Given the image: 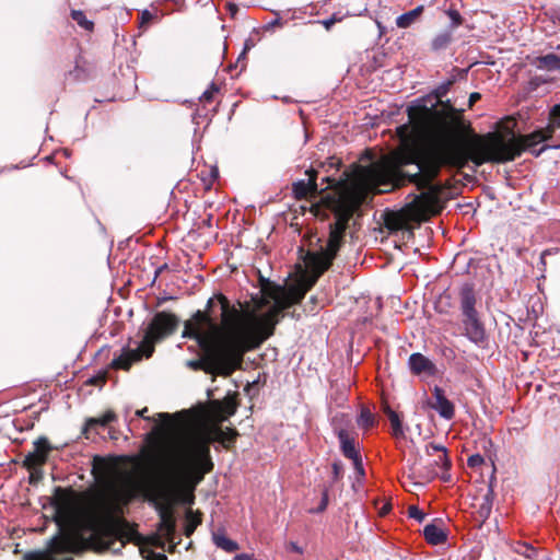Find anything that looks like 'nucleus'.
Instances as JSON below:
<instances>
[{
  "mask_svg": "<svg viewBox=\"0 0 560 560\" xmlns=\"http://www.w3.org/2000/svg\"><path fill=\"white\" fill-rule=\"evenodd\" d=\"M408 514L411 518L417 520L418 522H422L425 517V514L416 505H411L408 509Z\"/></svg>",
  "mask_w": 560,
  "mask_h": 560,
  "instance_id": "bb28decb",
  "label": "nucleus"
},
{
  "mask_svg": "<svg viewBox=\"0 0 560 560\" xmlns=\"http://www.w3.org/2000/svg\"><path fill=\"white\" fill-rule=\"evenodd\" d=\"M152 503L158 510L160 516V524L158 528L160 536L166 539L167 541H172L175 532V518L173 515V509L166 506L162 502Z\"/></svg>",
  "mask_w": 560,
  "mask_h": 560,
  "instance_id": "9d476101",
  "label": "nucleus"
},
{
  "mask_svg": "<svg viewBox=\"0 0 560 560\" xmlns=\"http://www.w3.org/2000/svg\"><path fill=\"white\" fill-rule=\"evenodd\" d=\"M425 454L428 457H432V459L424 460L420 458L419 460L422 462L427 469H435L439 474V469L446 471L450 468L451 463L444 446L430 443L425 446Z\"/></svg>",
  "mask_w": 560,
  "mask_h": 560,
  "instance_id": "1a4fd4ad",
  "label": "nucleus"
},
{
  "mask_svg": "<svg viewBox=\"0 0 560 560\" xmlns=\"http://www.w3.org/2000/svg\"><path fill=\"white\" fill-rule=\"evenodd\" d=\"M386 413L392 424L393 434L395 436H402L404 431L398 415L395 411L390 410L389 408L386 410Z\"/></svg>",
  "mask_w": 560,
  "mask_h": 560,
  "instance_id": "4be33fe9",
  "label": "nucleus"
},
{
  "mask_svg": "<svg viewBox=\"0 0 560 560\" xmlns=\"http://www.w3.org/2000/svg\"><path fill=\"white\" fill-rule=\"evenodd\" d=\"M141 553L147 560H167V557L164 553L144 550H142Z\"/></svg>",
  "mask_w": 560,
  "mask_h": 560,
  "instance_id": "cd10ccee",
  "label": "nucleus"
},
{
  "mask_svg": "<svg viewBox=\"0 0 560 560\" xmlns=\"http://www.w3.org/2000/svg\"><path fill=\"white\" fill-rule=\"evenodd\" d=\"M375 423V418L374 416L372 415V412L366 409V408H363L360 412V416L358 418V424L359 427H362L364 429H368V428H371L373 427Z\"/></svg>",
  "mask_w": 560,
  "mask_h": 560,
  "instance_id": "b1692460",
  "label": "nucleus"
},
{
  "mask_svg": "<svg viewBox=\"0 0 560 560\" xmlns=\"http://www.w3.org/2000/svg\"><path fill=\"white\" fill-rule=\"evenodd\" d=\"M221 323L206 312L198 311L185 323L183 337L194 338L205 351L200 360H190L187 366L207 373L231 375L238 369L245 352L254 350L273 335L281 313L299 303L281 285L268 284L253 308L240 310L219 296Z\"/></svg>",
  "mask_w": 560,
  "mask_h": 560,
  "instance_id": "7ed1b4c3",
  "label": "nucleus"
},
{
  "mask_svg": "<svg viewBox=\"0 0 560 560\" xmlns=\"http://www.w3.org/2000/svg\"><path fill=\"white\" fill-rule=\"evenodd\" d=\"M234 560H253V556L247 555V553H241V555H236L234 557Z\"/></svg>",
  "mask_w": 560,
  "mask_h": 560,
  "instance_id": "473e14b6",
  "label": "nucleus"
},
{
  "mask_svg": "<svg viewBox=\"0 0 560 560\" xmlns=\"http://www.w3.org/2000/svg\"><path fill=\"white\" fill-rule=\"evenodd\" d=\"M200 517L194 513L192 511L186 512V526H185V534L189 536L194 533L196 527L200 524Z\"/></svg>",
  "mask_w": 560,
  "mask_h": 560,
  "instance_id": "5701e85b",
  "label": "nucleus"
},
{
  "mask_svg": "<svg viewBox=\"0 0 560 560\" xmlns=\"http://www.w3.org/2000/svg\"><path fill=\"white\" fill-rule=\"evenodd\" d=\"M326 504H327V494L325 493L323 502H322V509H325Z\"/></svg>",
  "mask_w": 560,
  "mask_h": 560,
  "instance_id": "58836bf2",
  "label": "nucleus"
},
{
  "mask_svg": "<svg viewBox=\"0 0 560 560\" xmlns=\"http://www.w3.org/2000/svg\"><path fill=\"white\" fill-rule=\"evenodd\" d=\"M213 542L226 552H234L238 549L237 542L228 538L224 534H213Z\"/></svg>",
  "mask_w": 560,
  "mask_h": 560,
  "instance_id": "6ab92c4d",
  "label": "nucleus"
},
{
  "mask_svg": "<svg viewBox=\"0 0 560 560\" xmlns=\"http://www.w3.org/2000/svg\"><path fill=\"white\" fill-rule=\"evenodd\" d=\"M476 299L470 290H465L462 294V325L464 335L476 346L485 347L487 334L483 324L478 317L475 308Z\"/></svg>",
  "mask_w": 560,
  "mask_h": 560,
  "instance_id": "0eeeda50",
  "label": "nucleus"
},
{
  "mask_svg": "<svg viewBox=\"0 0 560 560\" xmlns=\"http://www.w3.org/2000/svg\"><path fill=\"white\" fill-rule=\"evenodd\" d=\"M178 325V318L171 313H158L149 324L142 341L137 349L124 350L121 354L113 360V366L116 369L129 370V368L142 359L149 358L154 351L158 341L173 334Z\"/></svg>",
  "mask_w": 560,
  "mask_h": 560,
  "instance_id": "39448f33",
  "label": "nucleus"
},
{
  "mask_svg": "<svg viewBox=\"0 0 560 560\" xmlns=\"http://www.w3.org/2000/svg\"><path fill=\"white\" fill-rule=\"evenodd\" d=\"M447 14H448V16H450V19H451V21H452L454 26H458L462 23L460 14L457 11L450 10L447 12Z\"/></svg>",
  "mask_w": 560,
  "mask_h": 560,
  "instance_id": "c756f323",
  "label": "nucleus"
},
{
  "mask_svg": "<svg viewBox=\"0 0 560 560\" xmlns=\"http://www.w3.org/2000/svg\"><path fill=\"white\" fill-rule=\"evenodd\" d=\"M160 423L155 427L154 433L161 435L164 441H173L175 436H177V432L182 430H191L202 434L206 439H208L207 446L209 447V443L213 440L219 441L225 447H228L231 443L234 442L237 432L233 429L226 428L223 430L220 427H213L211 431L207 432L199 429L195 423L189 420H176L167 413H159L158 415Z\"/></svg>",
  "mask_w": 560,
  "mask_h": 560,
  "instance_id": "423d86ee",
  "label": "nucleus"
},
{
  "mask_svg": "<svg viewBox=\"0 0 560 560\" xmlns=\"http://www.w3.org/2000/svg\"><path fill=\"white\" fill-rule=\"evenodd\" d=\"M277 24H279V21H278V20H276V21H273V22L271 23V25H277Z\"/></svg>",
  "mask_w": 560,
  "mask_h": 560,
  "instance_id": "37998d69",
  "label": "nucleus"
},
{
  "mask_svg": "<svg viewBox=\"0 0 560 560\" xmlns=\"http://www.w3.org/2000/svg\"><path fill=\"white\" fill-rule=\"evenodd\" d=\"M338 439L343 455L353 462V466L359 475L364 474L361 456L355 448L354 441L349 436L348 432L343 429L338 430Z\"/></svg>",
  "mask_w": 560,
  "mask_h": 560,
  "instance_id": "9b49d317",
  "label": "nucleus"
},
{
  "mask_svg": "<svg viewBox=\"0 0 560 560\" xmlns=\"http://www.w3.org/2000/svg\"><path fill=\"white\" fill-rule=\"evenodd\" d=\"M438 476L435 469H427L421 460H416L408 469L407 478L402 481V486L408 491L421 488L427 482Z\"/></svg>",
  "mask_w": 560,
  "mask_h": 560,
  "instance_id": "6e6552de",
  "label": "nucleus"
},
{
  "mask_svg": "<svg viewBox=\"0 0 560 560\" xmlns=\"http://www.w3.org/2000/svg\"><path fill=\"white\" fill-rule=\"evenodd\" d=\"M408 365L417 375L430 376L435 373L434 364L421 353H412L409 357Z\"/></svg>",
  "mask_w": 560,
  "mask_h": 560,
  "instance_id": "4468645a",
  "label": "nucleus"
},
{
  "mask_svg": "<svg viewBox=\"0 0 560 560\" xmlns=\"http://www.w3.org/2000/svg\"><path fill=\"white\" fill-rule=\"evenodd\" d=\"M548 147H542L539 151L535 152L536 155H539L544 150H546Z\"/></svg>",
  "mask_w": 560,
  "mask_h": 560,
  "instance_id": "a19ab883",
  "label": "nucleus"
},
{
  "mask_svg": "<svg viewBox=\"0 0 560 560\" xmlns=\"http://www.w3.org/2000/svg\"><path fill=\"white\" fill-rule=\"evenodd\" d=\"M389 505H384L382 509H381V514L384 515L386 514L388 511H389Z\"/></svg>",
  "mask_w": 560,
  "mask_h": 560,
  "instance_id": "4c0bfd02",
  "label": "nucleus"
},
{
  "mask_svg": "<svg viewBox=\"0 0 560 560\" xmlns=\"http://www.w3.org/2000/svg\"><path fill=\"white\" fill-rule=\"evenodd\" d=\"M450 42H451V34L443 33V34L438 35L433 39L432 47L434 49H441V48L445 47Z\"/></svg>",
  "mask_w": 560,
  "mask_h": 560,
  "instance_id": "a878e982",
  "label": "nucleus"
},
{
  "mask_svg": "<svg viewBox=\"0 0 560 560\" xmlns=\"http://www.w3.org/2000/svg\"><path fill=\"white\" fill-rule=\"evenodd\" d=\"M71 16L84 30L91 31L93 28V22L89 21L82 11L73 10Z\"/></svg>",
  "mask_w": 560,
  "mask_h": 560,
  "instance_id": "393cba45",
  "label": "nucleus"
},
{
  "mask_svg": "<svg viewBox=\"0 0 560 560\" xmlns=\"http://www.w3.org/2000/svg\"><path fill=\"white\" fill-rule=\"evenodd\" d=\"M423 535L432 545H439L446 539L444 530L434 524H428L423 529Z\"/></svg>",
  "mask_w": 560,
  "mask_h": 560,
  "instance_id": "f3484780",
  "label": "nucleus"
},
{
  "mask_svg": "<svg viewBox=\"0 0 560 560\" xmlns=\"http://www.w3.org/2000/svg\"><path fill=\"white\" fill-rule=\"evenodd\" d=\"M409 124L397 128L400 139L399 149L389 155H383L369 166L355 165L346 178L336 182L326 178L329 187L335 186L337 195L335 211L336 221L330 224L329 237L326 247L318 253H308L306 256L307 273L294 283L285 285L290 295L299 302L315 284L319 276L329 268L336 256L348 220L352 212L361 205L370 191L387 192L400 184L402 176L409 177L418 188H424L399 211L390 212L385 218V225L390 231L410 230L411 223H419L436 214L441 210L442 189L431 184L436 175L428 174V161L431 155L428 135H422L418 120L410 116V106L407 109Z\"/></svg>",
  "mask_w": 560,
  "mask_h": 560,
  "instance_id": "f03ea898",
  "label": "nucleus"
},
{
  "mask_svg": "<svg viewBox=\"0 0 560 560\" xmlns=\"http://www.w3.org/2000/svg\"><path fill=\"white\" fill-rule=\"evenodd\" d=\"M214 413L215 417L220 421L226 420L229 417L233 416L236 411V404L232 398H228L223 401L214 402Z\"/></svg>",
  "mask_w": 560,
  "mask_h": 560,
  "instance_id": "dca6fc26",
  "label": "nucleus"
},
{
  "mask_svg": "<svg viewBox=\"0 0 560 560\" xmlns=\"http://www.w3.org/2000/svg\"><path fill=\"white\" fill-rule=\"evenodd\" d=\"M173 441H164L155 459L154 478L140 474L137 456L95 458L94 469L102 475L104 495L90 505L60 493L55 502V518L60 534L50 539L48 549L26 553L25 560H72L59 553L72 552L78 536L89 532L98 551L119 552L136 533L118 514L137 498L162 502L173 509L176 503L192 504L194 490L212 470L206 439L202 434L182 430Z\"/></svg>",
  "mask_w": 560,
  "mask_h": 560,
  "instance_id": "f257e3e1",
  "label": "nucleus"
},
{
  "mask_svg": "<svg viewBox=\"0 0 560 560\" xmlns=\"http://www.w3.org/2000/svg\"><path fill=\"white\" fill-rule=\"evenodd\" d=\"M50 445L45 438H39L34 442V451L26 455L24 464L28 468L42 466L47 460Z\"/></svg>",
  "mask_w": 560,
  "mask_h": 560,
  "instance_id": "f8f14e48",
  "label": "nucleus"
},
{
  "mask_svg": "<svg viewBox=\"0 0 560 560\" xmlns=\"http://www.w3.org/2000/svg\"><path fill=\"white\" fill-rule=\"evenodd\" d=\"M480 98V94L477 92H474L469 96V106H472L475 102H477Z\"/></svg>",
  "mask_w": 560,
  "mask_h": 560,
  "instance_id": "2f4dec72",
  "label": "nucleus"
},
{
  "mask_svg": "<svg viewBox=\"0 0 560 560\" xmlns=\"http://www.w3.org/2000/svg\"><path fill=\"white\" fill-rule=\"evenodd\" d=\"M323 24H324V26H325L327 30H329V28H330V26L334 24V20H332V19L325 20V21H323Z\"/></svg>",
  "mask_w": 560,
  "mask_h": 560,
  "instance_id": "e433bc0d",
  "label": "nucleus"
},
{
  "mask_svg": "<svg viewBox=\"0 0 560 560\" xmlns=\"http://www.w3.org/2000/svg\"><path fill=\"white\" fill-rule=\"evenodd\" d=\"M145 411H147V408H144V409H142V410H138V411H137V415H138V416L143 417V415H144V412H145Z\"/></svg>",
  "mask_w": 560,
  "mask_h": 560,
  "instance_id": "ea45409f",
  "label": "nucleus"
},
{
  "mask_svg": "<svg viewBox=\"0 0 560 560\" xmlns=\"http://www.w3.org/2000/svg\"><path fill=\"white\" fill-rule=\"evenodd\" d=\"M434 402L431 407L440 415V417L451 420L455 415V407L451 400H448L444 392L435 386L433 389Z\"/></svg>",
  "mask_w": 560,
  "mask_h": 560,
  "instance_id": "ddd939ff",
  "label": "nucleus"
},
{
  "mask_svg": "<svg viewBox=\"0 0 560 560\" xmlns=\"http://www.w3.org/2000/svg\"><path fill=\"white\" fill-rule=\"evenodd\" d=\"M483 463V457L479 454H474L468 457L467 464L469 467H478Z\"/></svg>",
  "mask_w": 560,
  "mask_h": 560,
  "instance_id": "c85d7f7f",
  "label": "nucleus"
},
{
  "mask_svg": "<svg viewBox=\"0 0 560 560\" xmlns=\"http://www.w3.org/2000/svg\"><path fill=\"white\" fill-rule=\"evenodd\" d=\"M441 478H442L443 480H448V476H446V475H444V474H443V475H441Z\"/></svg>",
  "mask_w": 560,
  "mask_h": 560,
  "instance_id": "79ce46f5",
  "label": "nucleus"
},
{
  "mask_svg": "<svg viewBox=\"0 0 560 560\" xmlns=\"http://www.w3.org/2000/svg\"><path fill=\"white\" fill-rule=\"evenodd\" d=\"M538 67L546 70H560V57L548 54L538 58Z\"/></svg>",
  "mask_w": 560,
  "mask_h": 560,
  "instance_id": "412c9836",
  "label": "nucleus"
},
{
  "mask_svg": "<svg viewBox=\"0 0 560 560\" xmlns=\"http://www.w3.org/2000/svg\"><path fill=\"white\" fill-rule=\"evenodd\" d=\"M340 470H341V467L338 463H334L332 465V471H334V475H335V478H338L339 475H340Z\"/></svg>",
  "mask_w": 560,
  "mask_h": 560,
  "instance_id": "72a5a7b5",
  "label": "nucleus"
},
{
  "mask_svg": "<svg viewBox=\"0 0 560 560\" xmlns=\"http://www.w3.org/2000/svg\"><path fill=\"white\" fill-rule=\"evenodd\" d=\"M422 10H423V7L419 5V7L415 8L413 10L399 15L396 20L397 26L400 28L409 27L416 21V19L421 14Z\"/></svg>",
  "mask_w": 560,
  "mask_h": 560,
  "instance_id": "a211bd4d",
  "label": "nucleus"
},
{
  "mask_svg": "<svg viewBox=\"0 0 560 560\" xmlns=\"http://www.w3.org/2000/svg\"><path fill=\"white\" fill-rule=\"evenodd\" d=\"M152 18L151 13L149 11H143L141 14L142 22H148Z\"/></svg>",
  "mask_w": 560,
  "mask_h": 560,
  "instance_id": "f704fd0d",
  "label": "nucleus"
},
{
  "mask_svg": "<svg viewBox=\"0 0 560 560\" xmlns=\"http://www.w3.org/2000/svg\"><path fill=\"white\" fill-rule=\"evenodd\" d=\"M410 116L419 121L422 135H428L431 155L427 160V172L429 175H438L443 164L460 168L468 161L476 165L513 161L523 151L532 150L550 139L560 128V103L551 107L546 128L520 137L512 132H491L482 137L459 138V113L448 104L439 109L436 103L425 98L410 104Z\"/></svg>",
  "mask_w": 560,
  "mask_h": 560,
  "instance_id": "20e7f679",
  "label": "nucleus"
},
{
  "mask_svg": "<svg viewBox=\"0 0 560 560\" xmlns=\"http://www.w3.org/2000/svg\"><path fill=\"white\" fill-rule=\"evenodd\" d=\"M290 549H291L292 551H295V552H299V553H301V552H302V549H301V548L298 546V544H295V542H290Z\"/></svg>",
  "mask_w": 560,
  "mask_h": 560,
  "instance_id": "c9c22d12",
  "label": "nucleus"
},
{
  "mask_svg": "<svg viewBox=\"0 0 560 560\" xmlns=\"http://www.w3.org/2000/svg\"><path fill=\"white\" fill-rule=\"evenodd\" d=\"M218 91L217 88L211 86L210 89L206 90L202 95L200 96V100L203 102H210L213 97V94Z\"/></svg>",
  "mask_w": 560,
  "mask_h": 560,
  "instance_id": "7c9ffc66",
  "label": "nucleus"
},
{
  "mask_svg": "<svg viewBox=\"0 0 560 560\" xmlns=\"http://www.w3.org/2000/svg\"><path fill=\"white\" fill-rule=\"evenodd\" d=\"M116 416L113 411H107L105 412L103 416L98 417V418H91L86 421L85 423V427H84V434L88 433V431L90 429H92L94 425H101V427H105L107 425L109 422H112L113 420H115Z\"/></svg>",
  "mask_w": 560,
  "mask_h": 560,
  "instance_id": "aec40b11",
  "label": "nucleus"
},
{
  "mask_svg": "<svg viewBox=\"0 0 560 560\" xmlns=\"http://www.w3.org/2000/svg\"><path fill=\"white\" fill-rule=\"evenodd\" d=\"M293 191L298 198H304L317 191L315 173H308L307 180H300L293 185Z\"/></svg>",
  "mask_w": 560,
  "mask_h": 560,
  "instance_id": "2eb2a0df",
  "label": "nucleus"
}]
</instances>
